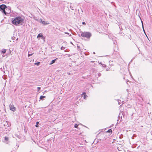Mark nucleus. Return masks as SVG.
<instances>
[{
    "mask_svg": "<svg viewBox=\"0 0 152 152\" xmlns=\"http://www.w3.org/2000/svg\"><path fill=\"white\" fill-rule=\"evenodd\" d=\"M24 18L23 16H19L12 19V23L15 25H22L23 23Z\"/></svg>",
    "mask_w": 152,
    "mask_h": 152,
    "instance_id": "nucleus-1",
    "label": "nucleus"
},
{
    "mask_svg": "<svg viewBox=\"0 0 152 152\" xmlns=\"http://www.w3.org/2000/svg\"><path fill=\"white\" fill-rule=\"evenodd\" d=\"M105 37H109L110 39H111L112 41H113V44L114 45H115L117 44V42L116 40L117 39V38L113 36L112 34L109 33V32H106V33H105Z\"/></svg>",
    "mask_w": 152,
    "mask_h": 152,
    "instance_id": "nucleus-2",
    "label": "nucleus"
},
{
    "mask_svg": "<svg viewBox=\"0 0 152 152\" xmlns=\"http://www.w3.org/2000/svg\"><path fill=\"white\" fill-rule=\"evenodd\" d=\"M79 35L80 36H81L88 39H89L91 36V33L89 32H81L79 33Z\"/></svg>",
    "mask_w": 152,
    "mask_h": 152,
    "instance_id": "nucleus-3",
    "label": "nucleus"
},
{
    "mask_svg": "<svg viewBox=\"0 0 152 152\" xmlns=\"http://www.w3.org/2000/svg\"><path fill=\"white\" fill-rule=\"evenodd\" d=\"M7 8L5 5L1 4L0 5V10L6 15L8 14L5 11V10H7Z\"/></svg>",
    "mask_w": 152,
    "mask_h": 152,
    "instance_id": "nucleus-4",
    "label": "nucleus"
},
{
    "mask_svg": "<svg viewBox=\"0 0 152 152\" xmlns=\"http://www.w3.org/2000/svg\"><path fill=\"white\" fill-rule=\"evenodd\" d=\"M112 130L111 129H110L106 132H105V135L106 136V137L108 138L112 134Z\"/></svg>",
    "mask_w": 152,
    "mask_h": 152,
    "instance_id": "nucleus-5",
    "label": "nucleus"
},
{
    "mask_svg": "<svg viewBox=\"0 0 152 152\" xmlns=\"http://www.w3.org/2000/svg\"><path fill=\"white\" fill-rule=\"evenodd\" d=\"M10 110L13 111H15L16 110L15 107H14V105L10 104Z\"/></svg>",
    "mask_w": 152,
    "mask_h": 152,
    "instance_id": "nucleus-6",
    "label": "nucleus"
},
{
    "mask_svg": "<svg viewBox=\"0 0 152 152\" xmlns=\"http://www.w3.org/2000/svg\"><path fill=\"white\" fill-rule=\"evenodd\" d=\"M41 23L44 25H47L49 24V23H48V22H45L44 21L42 20L41 19Z\"/></svg>",
    "mask_w": 152,
    "mask_h": 152,
    "instance_id": "nucleus-7",
    "label": "nucleus"
},
{
    "mask_svg": "<svg viewBox=\"0 0 152 152\" xmlns=\"http://www.w3.org/2000/svg\"><path fill=\"white\" fill-rule=\"evenodd\" d=\"M58 59V58H56L55 59L53 60L52 61H51V62L50 63V65L52 64H53V63H55L56 61Z\"/></svg>",
    "mask_w": 152,
    "mask_h": 152,
    "instance_id": "nucleus-8",
    "label": "nucleus"
},
{
    "mask_svg": "<svg viewBox=\"0 0 152 152\" xmlns=\"http://www.w3.org/2000/svg\"><path fill=\"white\" fill-rule=\"evenodd\" d=\"M40 37H42V39L44 38V37L42 33L39 34L37 36V38Z\"/></svg>",
    "mask_w": 152,
    "mask_h": 152,
    "instance_id": "nucleus-9",
    "label": "nucleus"
},
{
    "mask_svg": "<svg viewBox=\"0 0 152 152\" xmlns=\"http://www.w3.org/2000/svg\"><path fill=\"white\" fill-rule=\"evenodd\" d=\"M119 26V28H120V30L121 31L123 29V28H122L123 26H124V25L123 24H120L118 25Z\"/></svg>",
    "mask_w": 152,
    "mask_h": 152,
    "instance_id": "nucleus-10",
    "label": "nucleus"
},
{
    "mask_svg": "<svg viewBox=\"0 0 152 152\" xmlns=\"http://www.w3.org/2000/svg\"><path fill=\"white\" fill-rule=\"evenodd\" d=\"M86 94V93L85 92L83 93L82 94V95L83 94L84 95L83 98L85 99H86L87 97V96Z\"/></svg>",
    "mask_w": 152,
    "mask_h": 152,
    "instance_id": "nucleus-11",
    "label": "nucleus"
},
{
    "mask_svg": "<svg viewBox=\"0 0 152 152\" xmlns=\"http://www.w3.org/2000/svg\"><path fill=\"white\" fill-rule=\"evenodd\" d=\"M45 98V96H41L40 97V99L41 100H42L43 99H44Z\"/></svg>",
    "mask_w": 152,
    "mask_h": 152,
    "instance_id": "nucleus-12",
    "label": "nucleus"
},
{
    "mask_svg": "<svg viewBox=\"0 0 152 152\" xmlns=\"http://www.w3.org/2000/svg\"><path fill=\"white\" fill-rule=\"evenodd\" d=\"M6 51V49H2L1 53H5Z\"/></svg>",
    "mask_w": 152,
    "mask_h": 152,
    "instance_id": "nucleus-13",
    "label": "nucleus"
},
{
    "mask_svg": "<svg viewBox=\"0 0 152 152\" xmlns=\"http://www.w3.org/2000/svg\"><path fill=\"white\" fill-rule=\"evenodd\" d=\"M4 139L6 141H7L9 140V138L8 137H4Z\"/></svg>",
    "mask_w": 152,
    "mask_h": 152,
    "instance_id": "nucleus-14",
    "label": "nucleus"
},
{
    "mask_svg": "<svg viewBox=\"0 0 152 152\" xmlns=\"http://www.w3.org/2000/svg\"><path fill=\"white\" fill-rule=\"evenodd\" d=\"M141 22H142V28L143 29V31L145 32V31H144V26H143V22H142V20H141Z\"/></svg>",
    "mask_w": 152,
    "mask_h": 152,
    "instance_id": "nucleus-15",
    "label": "nucleus"
},
{
    "mask_svg": "<svg viewBox=\"0 0 152 152\" xmlns=\"http://www.w3.org/2000/svg\"><path fill=\"white\" fill-rule=\"evenodd\" d=\"M39 124V122H36V125H35V126L36 127H38L39 126H38V124Z\"/></svg>",
    "mask_w": 152,
    "mask_h": 152,
    "instance_id": "nucleus-16",
    "label": "nucleus"
},
{
    "mask_svg": "<svg viewBox=\"0 0 152 152\" xmlns=\"http://www.w3.org/2000/svg\"><path fill=\"white\" fill-rule=\"evenodd\" d=\"M40 62H37V63H35V65H36L37 66H38L39 65V64H40Z\"/></svg>",
    "mask_w": 152,
    "mask_h": 152,
    "instance_id": "nucleus-17",
    "label": "nucleus"
},
{
    "mask_svg": "<svg viewBox=\"0 0 152 152\" xmlns=\"http://www.w3.org/2000/svg\"><path fill=\"white\" fill-rule=\"evenodd\" d=\"M78 126V125L77 124H75L74 125V127L75 128H77Z\"/></svg>",
    "mask_w": 152,
    "mask_h": 152,
    "instance_id": "nucleus-18",
    "label": "nucleus"
},
{
    "mask_svg": "<svg viewBox=\"0 0 152 152\" xmlns=\"http://www.w3.org/2000/svg\"><path fill=\"white\" fill-rule=\"evenodd\" d=\"M65 49V48L63 46H62L61 47V50H64Z\"/></svg>",
    "mask_w": 152,
    "mask_h": 152,
    "instance_id": "nucleus-19",
    "label": "nucleus"
},
{
    "mask_svg": "<svg viewBox=\"0 0 152 152\" xmlns=\"http://www.w3.org/2000/svg\"><path fill=\"white\" fill-rule=\"evenodd\" d=\"M32 55V54H31V53L30 54V53H28V56L29 57L30 56H31Z\"/></svg>",
    "mask_w": 152,
    "mask_h": 152,
    "instance_id": "nucleus-20",
    "label": "nucleus"
},
{
    "mask_svg": "<svg viewBox=\"0 0 152 152\" xmlns=\"http://www.w3.org/2000/svg\"><path fill=\"white\" fill-rule=\"evenodd\" d=\"M120 113L119 114V115H118V119L117 120L118 121V120L119 119V118H120Z\"/></svg>",
    "mask_w": 152,
    "mask_h": 152,
    "instance_id": "nucleus-21",
    "label": "nucleus"
},
{
    "mask_svg": "<svg viewBox=\"0 0 152 152\" xmlns=\"http://www.w3.org/2000/svg\"><path fill=\"white\" fill-rule=\"evenodd\" d=\"M37 89L38 91H39L40 90V87H38L37 88Z\"/></svg>",
    "mask_w": 152,
    "mask_h": 152,
    "instance_id": "nucleus-22",
    "label": "nucleus"
},
{
    "mask_svg": "<svg viewBox=\"0 0 152 152\" xmlns=\"http://www.w3.org/2000/svg\"><path fill=\"white\" fill-rule=\"evenodd\" d=\"M64 33L65 34H67L69 36H71V34H70L69 33H68V32H65Z\"/></svg>",
    "mask_w": 152,
    "mask_h": 152,
    "instance_id": "nucleus-23",
    "label": "nucleus"
},
{
    "mask_svg": "<svg viewBox=\"0 0 152 152\" xmlns=\"http://www.w3.org/2000/svg\"><path fill=\"white\" fill-rule=\"evenodd\" d=\"M12 39H13V40H14V39H15V37H12Z\"/></svg>",
    "mask_w": 152,
    "mask_h": 152,
    "instance_id": "nucleus-24",
    "label": "nucleus"
},
{
    "mask_svg": "<svg viewBox=\"0 0 152 152\" xmlns=\"http://www.w3.org/2000/svg\"><path fill=\"white\" fill-rule=\"evenodd\" d=\"M70 9H71L72 10H73V7H72L71 6H70Z\"/></svg>",
    "mask_w": 152,
    "mask_h": 152,
    "instance_id": "nucleus-25",
    "label": "nucleus"
},
{
    "mask_svg": "<svg viewBox=\"0 0 152 152\" xmlns=\"http://www.w3.org/2000/svg\"><path fill=\"white\" fill-rule=\"evenodd\" d=\"M82 24H83L84 25H85L86 24V23L84 22H82Z\"/></svg>",
    "mask_w": 152,
    "mask_h": 152,
    "instance_id": "nucleus-26",
    "label": "nucleus"
},
{
    "mask_svg": "<svg viewBox=\"0 0 152 152\" xmlns=\"http://www.w3.org/2000/svg\"><path fill=\"white\" fill-rule=\"evenodd\" d=\"M7 126H10V123H9V124H8V123H7Z\"/></svg>",
    "mask_w": 152,
    "mask_h": 152,
    "instance_id": "nucleus-27",
    "label": "nucleus"
},
{
    "mask_svg": "<svg viewBox=\"0 0 152 152\" xmlns=\"http://www.w3.org/2000/svg\"><path fill=\"white\" fill-rule=\"evenodd\" d=\"M119 100H118V104H120V102H119Z\"/></svg>",
    "mask_w": 152,
    "mask_h": 152,
    "instance_id": "nucleus-28",
    "label": "nucleus"
},
{
    "mask_svg": "<svg viewBox=\"0 0 152 152\" xmlns=\"http://www.w3.org/2000/svg\"><path fill=\"white\" fill-rule=\"evenodd\" d=\"M113 124H112V125H111V126H110V127H112V126H113Z\"/></svg>",
    "mask_w": 152,
    "mask_h": 152,
    "instance_id": "nucleus-29",
    "label": "nucleus"
},
{
    "mask_svg": "<svg viewBox=\"0 0 152 152\" xmlns=\"http://www.w3.org/2000/svg\"><path fill=\"white\" fill-rule=\"evenodd\" d=\"M106 70L108 71V70H109L108 69H106Z\"/></svg>",
    "mask_w": 152,
    "mask_h": 152,
    "instance_id": "nucleus-30",
    "label": "nucleus"
},
{
    "mask_svg": "<svg viewBox=\"0 0 152 152\" xmlns=\"http://www.w3.org/2000/svg\"><path fill=\"white\" fill-rule=\"evenodd\" d=\"M68 74L69 75H70V73H68Z\"/></svg>",
    "mask_w": 152,
    "mask_h": 152,
    "instance_id": "nucleus-31",
    "label": "nucleus"
},
{
    "mask_svg": "<svg viewBox=\"0 0 152 152\" xmlns=\"http://www.w3.org/2000/svg\"><path fill=\"white\" fill-rule=\"evenodd\" d=\"M132 139H133V136L132 137Z\"/></svg>",
    "mask_w": 152,
    "mask_h": 152,
    "instance_id": "nucleus-32",
    "label": "nucleus"
},
{
    "mask_svg": "<svg viewBox=\"0 0 152 152\" xmlns=\"http://www.w3.org/2000/svg\"><path fill=\"white\" fill-rule=\"evenodd\" d=\"M93 53L94 54H95V53L94 52H93Z\"/></svg>",
    "mask_w": 152,
    "mask_h": 152,
    "instance_id": "nucleus-33",
    "label": "nucleus"
},
{
    "mask_svg": "<svg viewBox=\"0 0 152 152\" xmlns=\"http://www.w3.org/2000/svg\"><path fill=\"white\" fill-rule=\"evenodd\" d=\"M4 126H6V125L5 124H4Z\"/></svg>",
    "mask_w": 152,
    "mask_h": 152,
    "instance_id": "nucleus-34",
    "label": "nucleus"
},
{
    "mask_svg": "<svg viewBox=\"0 0 152 152\" xmlns=\"http://www.w3.org/2000/svg\"><path fill=\"white\" fill-rule=\"evenodd\" d=\"M106 65H105V68L106 67Z\"/></svg>",
    "mask_w": 152,
    "mask_h": 152,
    "instance_id": "nucleus-35",
    "label": "nucleus"
},
{
    "mask_svg": "<svg viewBox=\"0 0 152 152\" xmlns=\"http://www.w3.org/2000/svg\"><path fill=\"white\" fill-rule=\"evenodd\" d=\"M106 129H107V128H105V130H106Z\"/></svg>",
    "mask_w": 152,
    "mask_h": 152,
    "instance_id": "nucleus-36",
    "label": "nucleus"
},
{
    "mask_svg": "<svg viewBox=\"0 0 152 152\" xmlns=\"http://www.w3.org/2000/svg\"><path fill=\"white\" fill-rule=\"evenodd\" d=\"M116 53H117V54H118V53H117L116 52Z\"/></svg>",
    "mask_w": 152,
    "mask_h": 152,
    "instance_id": "nucleus-37",
    "label": "nucleus"
},
{
    "mask_svg": "<svg viewBox=\"0 0 152 152\" xmlns=\"http://www.w3.org/2000/svg\"><path fill=\"white\" fill-rule=\"evenodd\" d=\"M18 38H17V39H16V40H18Z\"/></svg>",
    "mask_w": 152,
    "mask_h": 152,
    "instance_id": "nucleus-38",
    "label": "nucleus"
},
{
    "mask_svg": "<svg viewBox=\"0 0 152 152\" xmlns=\"http://www.w3.org/2000/svg\"><path fill=\"white\" fill-rule=\"evenodd\" d=\"M106 56H107V55H106Z\"/></svg>",
    "mask_w": 152,
    "mask_h": 152,
    "instance_id": "nucleus-39",
    "label": "nucleus"
},
{
    "mask_svg": "<svg viewBox=\"0 0 152 152\" xmlns=\"http://www.w3.org/2000/svg\"><path fill=\"white\" fill-rule=\"evenodd\" d=\"M121 118H122V116H121Z\"/></svg>",
    "mask_w": 152,
    "mask_h": 152,
    "instance_id": "nucleus-40",
    "label": "nucleus"
}]
</instances>
